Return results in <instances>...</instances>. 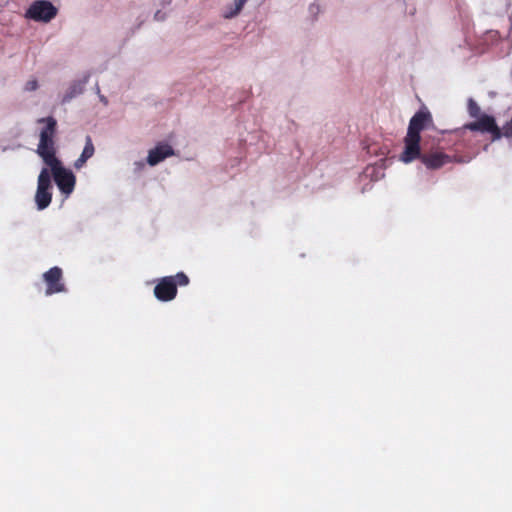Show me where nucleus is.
<instances>
[{
	"label": "nucleus",
	"mask_w": 512,
	"mask_h": 512,
	"mask_svg": "<svg viewBox=\"0 0 512 512\" xmlns=\"http://www.w3.org/2000/svg\"><path fill=\"white\" fill-rule=\"evenodd\" d=\"M433 125L432 115L427 109H421L413 115L404 138V150L400 155L401 161L410 163L416 160L420 155V133Z\"/></svg>",
	"instance_id": "nucleus-1"
},
{
	"label": "nucleus",
	"mask_w": 512,
	"mask_h": 512,
	"mask_svg": "<svg viewBox=\"0 0 512 512\" xmlns=\"http://www.w3.org/2000/svg\"><path fill=\"white\" fill-rule=\"evenodd\" d=\"M189 278L184 272L173 276H165L158 280L154 287L155 297L162 302L172 301L177 295V286H186Z\"/></svg>",
	"instance_id": "nucleus-2"
},
{
	"label": "nucleus",
	"mask_w": 512,
	"mask_h": 512,
	"mask_svg": "<svg viewBox=\"0 0 512 512\" xmlns=\"http://www.w3.org/2000/svg\"><path fill=\"white\" fill-rule=\"evenodd\" d=\"M39 124H44L40 132V140L37 148L38 155L43 159H49L56 156L54 137L56 134L57 121L54 117L49 116L37 120Z\"/></svg>",
	"instance_id": "nucleus-3"
},
{
	"label": "nucleus",
	"mask_w": 512,
	"mask_h": 512,
	"mask_svg": "<svg viewBox=\"0 0 512 512\" xmlns=\"http://www.w3.org/2000/svg\"><path fill=\"white\" fill-rule=\"evenodd\" d=\"M43 161L51 168L54 181L59 190L65 195L71 194L75 186L74 174L70 170L64 168L56 156Z\"/></svg>",
	"instance_id": "nucleus-4"
},
{
	"label": "nucleus",
	"mask_w": 512,
	"mask_h": 512,
	"mask_svg": "<svg viewBox=\"0 0 512 512\" xmlns=\"http://www.w3.org/2000/svg\"><path fill=\"white\" fill-rule=\"evenodd\" d=\"M58 9L48 0L34 1L25 13L27 19L48 23L56 17Z\"/></svg>",
	"instance_id": "nucleus-5"
},
{
	"label": "nucleus",
	"mask_w": 512,
	"mask_h": 512,
	"mask_svg": "<svg viewBox=\"0 0 512 512\" xmlns=\"http://www.w3.org/2000/svg\"><path fill=\"white\" fill-rule=\"evenodd\" d=\"M50 188V173L47 168H43L38 177V186L35 195V201L39 210H43L50 205L52 200Z\"/></svg>",
	"instance_id": "nucleus-6"
},
{
	"label": "nucleus",
	"mask_w": 512,
	"mask_h": 512,
	"mask_svg": "<svg viewBox=\"0 0 512 512\" xmlns=\"http://www.w3.org/2000/svg\"><path fill=\"white\" fill-rule=\"evenodd\" d=\"M464 127L470 131L490 133L493 141L502 137L501 129L497 126L495 119L486 114L481 115L476 121L468 123Z\"/></svg>",
	"instance_id": "nucleus-7"
},
{
	"label": "nucleus",
	"mask_w": 512,
	"mask_h": 512,
	"mask_svg": "<svg viewBox=\"0 0 512 512\" xmlns=\"http://www.w3.org/2000/svg\"><path fill=\"white\" fill-rule=\"evenodd\" d=\"M43 280L47 285L45 291V294L47 296L66 291V287L63 282L62 269L57 266L52 267L48 271H46L43 274Z\"/></svg>",
	"instance_id": "nucleus-8"
},
{
	"label": "nucleus",
	"mask_w": 512,
	"mask_h": 512,
	"mask_svg": "<svg viewBox=\"0 0 512 512\" xmlns=\"http://www.w3.org/2000/svg\"><path fill=\"white\" fill-rule=\"evenodd\" d=\"M416 159H420L425 167L430 170L440 169L444 165L453 161L452 156L444 153L441 150H431L424 153L420 152V155Z\"/></svg>",
	"instance_id": "nucleus-9"
},
{
	"label": "nucleus",
	"mask_w": 512,
	"mask_h": 512,
	"mask_svg": "<svg viewBox=\"0 0 512 512\" xmlns=\"http://www.w3.org/2000/svg\"><path fill=\"white\" fill-rule=\"evenodd\" d=\"M174 150L167 143H159L155 148L151 149L147 156V162L150 166H155L166 158L173 156Z\"/></svg>",
	"instance_id": "nucleus-10"
},
{
	"label": "nucleus",
	"mask_w": 512,
	"mask_h": 512,
	"mask_svg": "<svg viewBox=\"0 0 512 512\" xmlns=\"http://www.w3.org/2000/svg\"><path fill=\"white\" fill-rule=\"evenodd\" d=\"M94 145L90 136H86L85 146L80 157L75 162V167H82L86 161L91 158L94 154Z\"/></svg>",
	"instance_id": "nucleus-11"
},
{
	"label": "nucleus",
	"mask_w": 512,
	"mask_h": 512,
	"mask_svg": "<svg viewBox=\"0 0 512 512\" xmlns=\"http://www.w3.org/2000/svg\"><path fill=\"white\" fill-rule=\"evenodd\" d=\"M247 0H234L235 2V5L233 8H227L226 11L224 12V17L226 19H230V18H233L235 16H237L240 11L242 10L244 4L246 3Z\"/></svg>",
	"instance_id": "nucleus-12"
},
{
	"label": "nucleus",
	"mask_w": 512,
	"mask_h": 512,
	"mask_svg": "<svg viewBox=\"0 0 512 512\" xmlns=\"http://www.w3.org/2000/svg\"><path fill=\"white\" fill-rule=\"evenodd\" d=\"M468 112L469 115L473 118L480 117L481 109L480 106L474 101L472 98L468 100Z\"/></svg>",
	"instance_id": "nucleus-13"
},
{
	"label": "nucleus",
	"mask_w": 512,
	"mask_h": 512,
	"mask_svg": "<svg viewBox=\"0 0 512 512\" xmlns=\"http://www.w3.org/2000/svg\"><path fill=\"white\" fill-rule=\"evenodd\" d=\"M502 136L507 138L512 137V117L509 122H507L504 127L501 129Z\"/></svg>",
	"instance_id": "nucleus-14"
},
{
	"label": "nucleus",
	"mask_w": 512,
	"mask_h": 512,
	"mask_svg": "<svg viewBox=\"0 0 512 512\" xmlns=\"http://www.w3.org/2000/svg\"><path fill=\"white\" fill-rule=\"evenodd\" d=\"M38 88V82L36 79L29 80L25 85L26 91H34Z\"/></svg>",
	"instance_id": "nucleus-15"
},
{
	"label": "nucleus",
	"mask_w": 512,
	"mask_h": 512,
	"mask_svg": "<svg viewBox=\"0 0 512 512\" xmlns=\"http://www.w3.org/2000/svg\"><path fill=\"white\" fill-rule=\"evenodd\" d=\"M72 98V95H66L64 98H63V101L66 102L68 100H70Z\"/></svg>",
	"instance_id": "nucleus-16"
},
{
	"label": "nucleus",
	"mask_w": 512,
	"mask_h": 512,
	"mask_svg": "<svg viewBox=\"0 0 512 512\" xmlns=\"http://www.w3.org/2000/svg\"><path fill=\"white\" fill-rule=\"evenodd\" d=\"M159 13H160L159 11H158V12H156V14H155V18H158Z\"/></svg>",
	"instance_id": "nucleus-17"
}]
</instances>
